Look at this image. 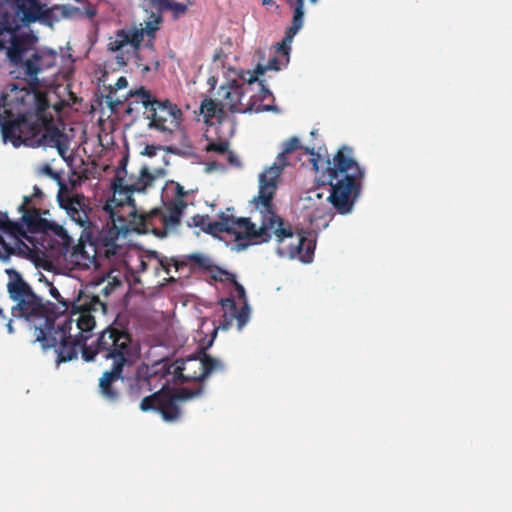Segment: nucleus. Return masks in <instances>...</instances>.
I'll return each instance as SVG.
<instances>
[{"mask_svg":"<svg viewBox=\"0 0 512 512\" xmlns=\"http://www.w3.org/2000/svg\"><path fill=\"white\" fill-rule=\"evenodd\" d=\"M8 87L9 91L2 94L0 104L8 117V120L1 123L4 142H11L14 147L49 146L56 148L64 158L68 150V137L55 125L45 122L40 114L41 94L14 84Z\"/></svg>","mask_w":512,"mask_h":512,"instance_id":"nucleus-2","label":"nucleus"},{"mask_svg":"<svg viewBox=\"0 0 512 512\" xmlns=\"http://www.w3.org/2000/svg\"><path fill=\"white\" fill-rule=\"evenodd\" d=\"M7 326V330L10 334H12L14 332V328L12 326V320H9V322L6 324Z\"/></svg>","mask_w":512,"mask_h":512,"instance_id":"nucleus-50","label":"nucleus"},{"mask_svg":"<svg viewBox=\"0 0 512 512\" xmlns=\"http://www.w3.org/2000/svg\"><path fill=\"white\" fill-rule=\"evenodd\" d=\"M99 239L100 232L93 242H90L89 244L82 242L77 244L71 252L70 257L72 262L83 269H89L92 265H97V256H103L108 260H111L113 257H115L116 255L107 256L102 247H100Z\"/></svg>","mask_w":512,"mask_h":512,"instance_id":"nucleus-20","label":"nucleus"},{"mask_svg":"<svg viewBox=\"0 0 512 512\" xmlns=\"http://www.w3.org/2000/svg\"><path fill=\"white\" fill-rule=\"evenodd\" d=\"M281 68V63L280 61L278 60L277 56L274 55L273 57H271L267 64L266 65H263V64H257L256 68L254 69V71H247L246 74L249 76L248 77V82L249 83H255L258 81V77L260 75H263L267 70H274V71H279Z\"/></svg>","mask_w":512,"mask_h":512,"instance_id":"nucleus-30","label":"nucleus"},{"mask_svg":"<svg viewBox=\"0 0 512 512\" xmlns=\"http://www.w3.org/2000/svg\"><path fill=\"white\" fill-rule=\"evenodd\" d=\"M33 190H34V193L32 195L33 198L34 197L35 198H41L42 197V191H41V189L38 186H34Z\"/></svg>","mask_w":512,"mask_h":512,"instance_id":"nucleus-49","label":"nucleus"},{"mask_svg":"<svg viewBox=\"0 0 512 512\" xmlns=\"http://www.w3.org/2000/svg\"><path fill=\"white\" fill-rule=\"evenodd\" d=\"M125 368L126 367L110 366L99 378V393L107 401L117 402L120 399L121 389L118 383L125 380L123 376Z\"/></svg>","mask_w":512,"mask_h":512,"instance_id":"nucleus-21","label":"nucleus"},{"mask_svg":"<svg viewBox=\"0 0 512 512\" xmlns=\"http://www.w3.org/2000/svg\"><path fill=\"white\" fill-rule=\"evenodd\" d=\"M19 222L23 225L26 235H28V233L46 234L53 232L65 243L69 240V236L65 229L62 226L43 218L39 208H33L30 209V211H25V214L21 215Z\"/></svg>","mask_w":512,"mask_h":512,"instance_id":"nucleus-17","label":"nucleus"},{"mask_svg":"<svg viewBox=\"0 0 512 512\" xmlns=\"http://www.w3.org/2000/svg\"><path fill=\"white\" fill-rule=\"evenodd\" d=\"M30 48V40L28 36L26 35H20L17 36L15 34L12 35L11 39V45L7 50V56L11 63L14 65H23L25 68V73L27 76H29L32 81L29 83V87L26 86H20L17 85L19 88H26V89H33V91H37L38 87V79L37 75L41 71V68L39 66V60L41 59V56L38 52H34L31 58L27 59L26 61L23 60L25 53Z\"/></svg>","mask_w":512,"mask_h":512,"instance_id":"nucleus-14","label":"nucleus"},{"mask_svg":"<svg viewBox=\"0 0 512 512\" xmlns=\"http://www.w3.org/2000/svg\"><path fill=\"white\" fill-rule=\"evenodd\" d=\"M153 6L158 10V12L163 13L166 11H170L174 19H178L181 16L185 15L188 11V6L186 4L176 2L174 0H150Z\"/></svg>","mask_w":512,"mask_h":512,"instance_id":"nucleus-28","label":"nucleus"},{"mask_svg":"<svg viewBox=\"0 0 512 512\" xmlns=\"http://www.w3.org/2000/svg\"><path fill=\"white\" fill-rule=\"evenodd\" d=\"M201 114L204 116L206 122L216 119L219 123L223 122L227 113L221 105V100L205 99L200 107Z\"/></svg>","mask_w":512,"mask_h":512,"instance_id":"nucleus-27","label":"nucleus"},{"mask_svg":"<svg viewBox=\"0 0 512 512\" xmlns=\"http://www.w3.org/2000/svg\"><path fill=\"white\" fill-rule=\"evenodd\" d=\"M40 172L53 178L59 179V176L56 172L53 171L52 167L49 164H45L40 168Z\"/></svg>","mask_w":512,"mask_h":512,"instance_id":"nucleus-41","label":"nucleus"},{"mask_svg":"<svg viewBox=\"0 0 512 512\" xmlns=\"http://www.w3.org/2000/svg\"><path fill=\"white\" fill-rule=\"evenodd\" d=\"M208 216L204 215H195L191 218V222L188 223L189 226L200 227L204 231V227L206 226Z\"/></svg>","mask_w":512,"mask_h":512,"instance_id":"nucleus-36","label":"nucleus"},{"mask_svg":"<svg viewBox=\"0 0 512 512\" xmlns=\"http://www.w3.org/2000/svg\"><path fill=\"white\" fill-rule=\"evenodd\" d=\"M161 23L162 16L160 14L151 13L144 27H142V24H140V27L136 26V31L141 32V43L144 40V35H147L148 38L155 39L156 32L160 29Z\"/></svg>","mask_w":512,"mask_h":512,"instance_id":"nucleus-29","label":"nucleus"},{"mask_svg":"<svg viewBox=\"0 0 512 512\" xmlns=\"http://www.w3.org/2000/svg\"><path fill=\"white\" fill-rule=\"evenodd\" d=\"M114 288L115 285L109 282L105 287L101 289L100 293L103 294L104 296H108Z\"/></svg>","mask_w":512,"mask_h":512,"instance_id":"nucleus-45","label":"nucleus"},{"mask_svg":"<svg viewBox=\"0 0 512 512\" xmlns=\"http://www.w3.org/2000/svg\"><path fill=\"white\" fill-rule=\"evenodd\" d=\"M59 202L72 221L82 228H88L91 225L89 220L90 207L86 203V198L83 195L76 194L72 197L62 198L59 195Z\"/></svg>","mask_w":512,"mask_h":512,"instance_id":"nucleus-22","label":"nucleus"},{"mask_svg":"<svg viewBox=\"0 0 512 512\" xmlns=\"http://www.w3.org/2000/svg\"><path fill=\"white\" fill-rule=\"evenodd\" d=\"M255 228L256 225L249 218H236L221 212L218 220H207L204 232L211 235L227 233L234 235L237 241L248 240L252 244Z\"/></svg>","mask_w":512,"mask_h":512,"instance_id":"nucleus-15","label":"nucleus"},{"mask_svg":"<svg viewBox=\"0 0 512 512\" xmlns=\"http://www.w3.org/2000/svg\"><path fill=\"white\" fill-rule=\"evenodd\" d=\"M141 32L136 31V25L115 31L107 43V51L115 53L116 63L124 67L128 64L131 54L140 51Z\"/></svg>","mask_w":512,"mask_h":512,"instance_id":"nucleus-16","label":"nucleus"},{"mask_svg":"<svg viewBox=\"0 0 512 512\" xmlns=\"http://www.w3.org/2000/svg\"><path fill=\"white\" fill-rule=\"evenodd\" d=\"M151 366H144L137 369L134 379L130 382L128 393L132 399H137L143 391L153 389V381L157 378L161 380L160 374L150 375Z\"/></svg>","mask_w":512,"mask_h":512,"instance_id":"nucleus-24","label":"nucleus"},{"mask_svg":"<svg viewBox=\"0 0 512 512\" xmlns=\"http://www.w3.org/2000/svg\"><path fill=\"white\" fill-rule=\"evenodd\" d=\"M49 286L50 295L58 302L59 305L54 304V308L57 310V321L56 323L65 315L70 307H72V302L66 301L58 291L56 287H54L51 283L47 282Z\"/></svg>","mask_w":512,"mask_h":512,"instance_id":"nucleus-31","label":"nucleus"},{"mask_svg":"<svg viewBox=\"0 0 512 512\" xmlns=\"http://www.w3.org/2000/svg\"><path fill=\"white\" fill-rule=\"evenodd\" d=\"M155 177L148 167L140 169L139 176L127 175L125 168L116 172L112 182L113 196L107 200L104 210L109 214L110 223L100 231V247L109 255H119L122 246L117 244L121 234L137 232L143 225V213H139L132 194L143 192L151 186Z\"/></svg>","mask_w":512,"mask_h":512,"instance_id":"nucleus-3","label":"nucleus"},{"mask_svg":"<svg viewBox=\"0 0 512 512\" xmlns=\"http://www.w3.org/2000/svg\"><path fill=\"white\" fill-rule=\"evenodd\" d=\"M0 246L4 249V252L6 254H12L14 249L10 247L6 242L4 241L3 237L0 235Z\"/></svg>","mask_w":512,"mask_h":512,"instance_id":"nucleus-44","label":"nucleus"},{"mask_svg":"<svg viewBox=\"0 0 512 512\" xmlns=\"http://www.w3.org/2000/svg\"><path fill=\"white\" fill-rule=\"evenodd\" d=\"M0 318H2V319H5V318H6V317H5V315H3V311H2V309H0Z\"/></svg>","mask_w":512,"mask_h":512,"instance_id":"nucleus-53","label":"nucleus"},{"mask_svg":"<svg viewBox=\"0 0 512 512\" xmlns=\"http://www.w3.org/2000/svg\"><path fill=\"white\" fill-rule=\"evenodd\" d=\"M188 194L187 191H185L184 187L182 185H180L179 183L176 184V187H175V195H176V198L173 200V201H181V202H185L184 201V197Z\"/></svg>","mask_w":512,"mask_h":512,"instance_id":"nucleus-40","label":"nucleus"},{"mask_svg":"<svg viewBox=\"0 0 512 512\" xmlns=\"http://www.w3.org/2000/svg\"><path fill=\"white\" fill-rule=\"evenodd\" d=\"M42 13L38 0H15V14L27 24L38 20Z\"/></svg>","mask_w":512,"mask_h":512,"instance_id":"nucleus-26","label":"nucleus"},{"mask_svg":"<svg viewBox=\"0 0 512 512\" xmlns=\"http://www.w3.org/2000/svg\"><path fill=\"white\" fill-rule=\"evenodd\" d=\"M225 364L218 358H214L206 353L205 348H201L197 355L180 358L171 362L168 359L155 362L151 365L150 375L160 374V378H164L163 387L170 382L185 383L199 382L202 383L210 375L214 373L224 372Z\"/></svg>","mask_w":512,"mask_h":512,"instance_id":"nucleus-8","label":"nucleus"},{"mask_svg":"<svg viewBox=\"0 0 512 512\" xmlns=\"http://www.w3.org/2000/svg\"><path fill=\"white\" fill-rule=\"evenodd\" d=\"M165 387L153 394L144 397L140 402L143 412L157 411L165 422H177L181 419V404L203 394L204 386L197 388L187 387L164 390Z\"/></svg>","mask_w":512,"mask_h":512,"instance_id":"nucleus-10","label":"nucleus"},{"mask_svg":"<svg viewBox=\"0 0 512 512\" xmlns=\"http://www.w3.org/2000/svg\"><path fill=\"white\" fill-rule=\"evenodd\" d=\"M311 155L310 162L323 184L330 186V194L324 197L312 190L301 198V216L313 230L328 226L331 219L329 203L340 214H348L359 197L365 171L353 157V149L342 146L332 159L324 158L314 148H304Z\"/></svg>","mask_w":512,"mask_h":512,"instance_id":"nucleus-1","label":"nucleus"},{"mask_svg":"<svg viewBox=\"0 0 512 512\" xmlns=\"http://www.w3.org/2000/svg\"><path fill=\"white\" fill-rule=\"evenodd\" d=\"M125 113L132 116L138 113V105L144 108V117L148 120V128L157 130L164 135H171L181 124V109L168 99L159 100L145 87L131 90Z\"/></svg>","mask_w":512,"mask_h":512,"instance_id":"nucleus-9","label":"nucleus"},{"mask_svg":"<svg viewBox=\"0 0 512 512\" xmlns=\"http://www.w3.org/2000/svg\"><path fill=\"white\" fill-rule=\"evenodd\" d=\"M82 357L86 362L101 359L110 366L129 368L139 358V346L129 332L111 325L92 344L82 347Z\"/></svg>","mask_w":512,"mask_h":512,"instance_id":"nucleus-7","label":"nucleus"},{"mask_svg":"<svg viewBox=\"0 0 512 512\" xmlns=\"http://www.w3.org/2000/svg\"><path fill=\"white\" fill-rule=\"evenodd\" d=\"M206 152H215L218 154H225L229 150V142L221 140L219 142H209L204 149Z\"/></svg>","mask_w":512,"mask_h":512,"instance_id":"nucleus-35","label":"nucleus"},{"mask_svg":"<svg viewBox=\"0 0 512 512\" xmlns=\"http://www.w3.org/2000/svg\"><path fill=\"white\" fill-rule=\"evenodd\" d=\"M209 272H211L212 278L214 280L221 281V282L230 283L231 281H234V278L236 277L235 274L225 271V270L221 269L220 267L215 266L213 264H212V269L209 270Z\"/></svg>","mask_w":512,"mask_h":512,"instance_id":"nucleus-34","label":"nucleus"},{"mask_svg":"<svg viewBox=\"0 0 512 512\" xmlns=\"http://www.w3.org/2000/svg\"><path fill=\"white\" fill-rule=\"evenodd\" d=\"M244 82L238 83L232 81L226 86H221L218 94L220 96L221 105L226 113H247V112H278V108L274 105H264L257 103L256 96L252 89L254 83L248 82V77L243 76Z\"/></svg>","mask_w":512,"mask_h":512,"instance_id":"nucleus-11","label":"nucleus"},{"mask_svg":"<svg viewBox=\"0 0 512 512\" xmlns=\"http://www.w3.org/2000/svg\"><path fill=\"white\" fill-rule=\"evenodd\" d=\"M227 161L233 167H236V168L241 167V161L239 160L238 156L233 151L228 150Z\"/></svg>","mask_w":512,"mask_h":512,"instance_id":"nucleus-38","label":"nucleus"},{"mask_svg":"<svg viewBox=\"0 0 512 512\" xmlns=\"http://www.w3.org/2000/svg\"><path fill=\"white\" fill-rule=\"evenodd\" d=\"M107 99H108V103H109V106H110L111 110H114V109H115V107H116L117 105L122 104V102H121V101H119V100H117V101H115V102H114V101H112V100L110 99V96H108V97H107Z\"/></svg>","mask_w":512,"mask_h":512,"instance_id":"nucleus-46","label":"nucleus"},{"mask_svg":"<svg viewBox=\"0 0 512 512\" xmlns=\"http://www.w3.org/2000/svg\"><path fill=\"white\" fill-rule=\"evenodd\" d=\"M33 196H24L22 204L18 207V211L21 214H25V211H30V209L36 208L32 206Z\"/></svg>","mask_w":512,"mask_h":512,"instance_id":"nucleus-37","label":"nucleus"},{"mask_svg":"<svg viewBox=\"0 0 512 512\" xmlns=\"http://www.w3.org/2000/svg\"><path fill=\"white\" fill-rule=\"evenodd\" d=\"M17 29L15 21L12 19L8 12H4L0 15V36L5 32L13 34ZM4 42L0 39V51L4 49Z\"/></svg>","mask_w":512,"mask_h":512,"instance_id":"nucleus-33","label":"nucleus"},{"mask_svg":"<svg viewBox=\"0 0 512 512\" xmlns=\"http://www.w3.org/2000/svg\"><path fill=\"white\" fill-rule=\"evenodd\" d=\"M294 5L295 13L291 25L286 29L283 40L276 45V53L285 58V64L289 62L290 44L303 26V0H298Z\"/></svg>","mask_w":512,"mask_h":512,"instance_id":"nucleus-23","label":"nucleus"},{"mask_svg":"<svg viewBox=\"0 0 512 512\" xmlns=\"http://www.w3.org/2000/svg\"><path fill=\"white\" fill-rule=\"evenodd\" d=\"M145 48L148 51V55L152 57L153 55H156L155 48H154V39L148 38V41L145 44Z\"/></svg>","mask_w":512,"mask_h":512,"instance_id":"nucleus-43","label":"nucleus"},{"mask_svg":"<svg viewBox=\"0 0 512 512\" xmlns=\"http://www.w3.org/2000/svg\"><path fill=\"white\" fill-rule=\"evenodd\" d=\"M0 230L12 237L15 244H23V240L33 243V238L26 235L23 225L18 221H12L6 212L0 211Z\"/></svg>","mask_w":512,"mask_h":512,"instance_id":"nucleus-25","label":"nucleus"},{"mask_svg":"<svg viewBox=\"0 0 512 512\" xmlns=\"http://www.w3.org/2000/svg\"><path fill=\"white\" fill-rule=\"evenodd\" d=\"M145 154L148 156H154L155 155V147L154 146H147L145 148Z\"/></svg>","mask_w":512,"mask_h":512,"instance_id":"nucleus-48","label":"nucleus"},{"mask_svg":"<svg viewBox=\"0 0 512 512\" xmlns=\"http://www.w3.org/2000/svg\"><path fill=\"white\" fill-rule=\"evenodd\" d=\"M186 207V202L170 201L163 208H155L149 213H143V225L139 226L137 233H152L158 238L176 233Z\"/></svg>","mask_w":512,"mask_h":512,"instance_id":"nucleus-12","label":"nucleus"},{"mask_svg":"<svg viewBox=\"0 0 512 512\" xmlns=\"http://www.w3.org/2000/svg\"><path fill=\"white\" fill-rule=\"evenodd\" d=\"M275 197V185L264 184L253 198L255 209L261 215L260 226L255 228L252 244L268 243L272 236L278 242L277 253L281 257L290 259L298 258L304 263H310L313 259L315 242L306 237L302 232L293 231L290 224L276 212L273 203Z\"/></svg>","mask_w":512,"mask_h":512,"instance_id":"nucleus-4","label":"nucleus"},{"mask_svg":"<svg viewBox=\"0 0 512 512\" xmlns=\"http://www.w3.org/2000/svg\"><path fill=\"white\" fill-rule=\"evenodd\" d=\"M229 284L232 285L229 297L222 298L219 301L223 314L218 321L217 327L213 331V337L217 334V330L221 329L226 331L234 324L238 330H242L249 321L250 307L248 305L245 288L237 282L236 277L234 281H231Z\"/></svg>","mask_w":512,"mask_h":512,"instance_id":"nucleus-13","label":"nucleus"},{"mask_svg":"<svg viewBox=\"0 0 512 512\" xmlns=\"http://www.w3.org/2000/svg\"><path fill=\"white\" fill-rule=\"evenodd\" d=\"M107 306L99 299L98 295H88L80 292L77 299L72 302L71 314L64 315L54 324L52 332L63 331V342L56 339L53 348L56 353L57 364L76 359L88 336L84 333L91 332L95 325V314L106 313Z\"/></svg>","mask_w":512,"mask_h":512,"instance_id":"nucleus-6","label":"nucleus"},{"mask_svg":"<svg viewBox=\"0 0 512 512\" xmlns=\"http://www.w3.org/2000/svg\"><path fill=\"white\" fill-rule=\"evenodd\" d=\"M128 86V80L126 79V77L124 76H121L117 79L116 83H115V90H121V89H124Z\"/></svg>","mask_w":512,"mask_h":512,"instance_id":"nucleus-42","label":"nucleus"},{"mask_svg":"<svg viewBox=\"0 0 512 512\" xmlns=\"http://www.w3.org/2000/svg\"><path fill=\"white\" fill-rule=\"evenodd\" d=\"M134 54L136 56L135 64L143 73L157 71L159 69L160 63L157 55H153L152 57L148 55L147 58H145L139 51Z\"/></svg>","mask_w":512,"mask_h":512,"instance_id":"nucleus-32","label":"nucleus"},{"mask_svg":"<svg viewBox=\"0 0 512 512\" xmlns=\"http://www.w3.org/2000/svg\"><path fill=\"white\" fill-rule=\"evenodd\" d=\"M300 139L296 136L289 138L284 143V148L282 152L278 154L277 162H275L272 166L267 168L264 172H262L259 176V190L262 189L264 184H274L275 192L277 191L280 176L284 167L288 165L287 155L298 150L302 149Z\"/></svg>","mask_w":512,"mask_h":512,"instance_id":"nucleus-18","label":"nucleus"},{"mask_svg":"<svg viewBox=\"0 0 512 512\" xmlns=\"http://www.w3.org/2000/svg\"><path fill=\"white\" fill-rule=\"evenodd\" d=\"M141 268H142V271H145L147 269V265L143 260H141Z\"/></svg>","mask_w":512,"mask_h":512,"instance_id":"nucleus-51","label":"nucleus"},{"mask_svg":"<svg viewBox=\"0 0 512 512\" xmlns=\"http://www.w3.org/2000/svg\"><path fill=\"white\" fill-rule=\"evenodd\" d=\"M262 3H263L264 5H266V4H271V3H272V0H262Z\"/></svg>","mask_w":512,"mask_h":512,"instance_id":"nucleus-52","label":"nucleus"},{"mask_svg":"<svg viewBox=\"0 0 512 512\" xmlns=\"http://www.w3.org/2000/svg\"><path fill=\"white\" fill-rule=\"evenodd\" d=\"M150 257L157 260L158 266H160L167 274L170 273L171 267H174L175 272L179 273L187 268L188 265H190L191 268L197 267L205 271L212 269V262L210 258L202 254H191L184 260L160 256L157 252H152Z\"/></svg>","mask_w":512,"mask_h":512,"instance_id":"nucleus-19","label":"nucleus"},{"mask_svg":"<svg viewBox=\"0 0 512 512\" xmlns=\"http://www.w3.org/2000/svg\"><path fill=\"white\" fill-rule=\"evenodd\" d=\"M298 0H287V4L293 9V14L295 13V3ZM318 0H310L311 3H316Z\"/></svg>","mask_w":512,"mask_h":512,"instance_id":"nucleus-47","label":"nucleus"},{"mask_svg":"<svg viewBox=\"0 0 512 512\" xmlns=\"http://www.w3.org/2000/svg\"><path fill=\"white\" fill-rule=\"evenodd\" d=\"M5 272L9 277L6 285L9 297L15 302L11 309L12 315L23 318L34 329L35 339L44 349L55 346L56 339L63 342V331L52 332L57 321L54 303L44 302L14 268H8Z\"/></svg>","mask_w":512,"mask_h":512,"instance_id":"nucleus-5","label":"nucleus"},{"mask_svg":"<svg viewBox=\"0 0 512 512\" xmlns=\"http://www.w3.org/2000/svg\"><path fill=\"white\" fill-rule=\"evenodd\" d=\"M259 85H260L259 99L261 101H264L267 98H272L273 99V95H272L271 91L264 86L263 81H260Z\"/></svg>","mask_w":512,"mask_h":512,"instance_id":"nucleus-39","label":"nucleus"}]
</instances>
